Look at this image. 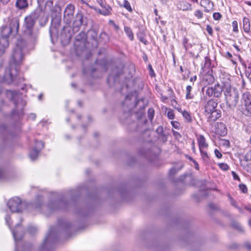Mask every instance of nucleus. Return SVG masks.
<instances>
[{"label": "nucleus", "instance_id": "052dcab7", "mask_svg": "<svg viewBox=\"0 0 251 251\" xmlns=\"http://www.w3.org/2000/svg\"><path fill=\"white\" fill-rule=\"evenodd\" d=\"M237 247V244H235V243H232V244H231V245L230 246V248L231 249H235Z\"/></svg>", "mask_w": 251, "mask_h": 251}, {"label": "nucleus", "instance_id": "423d86ee", "mask_svg": "<svg viewBox=\"0 0 251 251\" xmlns=\"http://www.w3.org/2000/svg\"><path fill=\"white\" fill-rule=\"evenodd\" d=\"M7 205L12 212L21 213L25 208L28 209L32 206V204L22 202L18 197H14L8 201Z\"/></svg>", "mask_w": 251, "mask_h": 251}, {"label": "nucleus", "instance_id": "c756f323", "mask_svg": "<svg viewBox=\"0 0 251 251\" xmlns=\"http://www.w3.org/2000/svg\"><path fill=\"white\" fill-rule=\"evenodd\" d=\"M230 203L232 206H233L235 207H236V208H237L240 213H243V209L241 207L237 206V202L234 200L231 199L230 200Z\"/></svg>", "mask_w": 251, "mask_h": 251}, {"label": "nucleus", "instance_id": "cd10ccee", "mask_svg": "<svg viewBox=\"0 0 251 251\" xmlns=\"http://www.w3.org/2000/svg\"><path fill=\"white\" fill-rule=\"evenodd\" d=\"M148 115L149 120L152 121L154 115V110L153 108H151L148 109Z\"/></svg>", "mask_w": 251, "mask_h": 251}, {"label": "nucleus", "instance_id": "f257e3e1", "mask_svg": "<svg viewBox=\"0 0 251 251\" xmlns=\"http://www.w3.org/2000/svg\"><path fill=\"white\" fill-rule=\"evenodd\" d=\"M38 19H39L40 25L42 26H44L49 20L45 10L40 6L26 16L24 20V32L32 41H35L39 34L38 30L34 28L36 20Z\"/></svg>", "mask_w": 251, "mask_h": 251}, {"label": "nucleus", "instance_id": "bb28decb", "mask_svg": "<svg viewBox=\"0 0 251 251\" xmlns=\"http://www.w3.org/2000/svg\"><path fill=\"white\" fill-rule=\"evenodd\" d=\"M231 226L233 228L238 230L239 231H243V228L242 226L240 225L238 222H237V221H232V222L231 223Z\"/></svg>", "mask_w": 251, "mask_h": 251}, {"label": "nucleus", "instance_id": "6ab92c4d", "mask_svg": "<svg viewBox=\"0 0 251 251\" xmlns=\"http://www.w3.org/2000/svg\"><path fill=\"white\" fill-rule=\"evenodd\" d=\"M177 7L183 11L191 10V5L185 0L179 1L177 4Z\"/></svg>", "mask_w": 251, "mask_h": 251}, {"label": "nucleus", "instance_id": "7c9ffc66", "mask_svg": "<svg viewBox=\"0 0 251 251\" xmlns=\"http://www.w3.org/2000/svg\"><path fill=\"white\" fill-rule=\"evenodd\" d=\"M124 6L125 8H126L128 11L129 12L132 11V8L131 7L130 4L129 2L126 0H125L124 1Z\"/></svg>", "mask_w": 251, "mask_h": 251}, {"label": "nucleus", "instance_id": "2f4dec72", "mask_svg": "<svg viewBox=\"0 0 251 251\" xmlns=\"http://www.w3.org/2000/svg\"><path fill=\"white\" fill-rule=\"evenodd\" d=\"M44 143L42 141H39L36 143L35 149L39 150L40 151L41 150L44 148Z\"/></svg>", "mask_w": 251, "mask_h": 251}, {"label": "nucleus", "instance_id": "79ce46f5", "mask_svg": "<svg viewBox=\"0 0 251 251\" xmlns=\"http://www.w3.org/2000/svg\"><path fill=\"white\" fill-rule=\"evenodd\" d=\"M232 26H233V30L234 32L238 31V24H237V21H234L232 22Z\"/></svg>", "mask_w": 251, "mask_h": 251}, {"label": "nucleus", "instance_id": "f704fd0d", "mask_svg": "<svg viewBox=\"0 0 251 251\" xmlns=\"http://www.w3.org/2000/svg\"><path fill=\"white\" fill-rule=\"evenodd\" d=\"M194 15L198 18L201 19L202 17L203 14L201 10H197L195 11Z\"/></svg>", "mask_w": 251, "mask_h": 251}, {"label": "nucleus", "instance_id": "c03bdc74", "mask_svg": "<svg viewBox=\"0 0 251 251\" xmlns=\"http://www.w3.org/2000/svg\"><path fill=\"white\" fill-rule=\"evenodd\" d=\"M95 71V68H92L90 70H83V72H84V73L85 74H88L89 73H90V75L93 76V75L92 74V73Z\"/></svg>", "mask_w": 251, "mask_h": 251}, {"label": "nucleus", "instance_id": "39448f33", "mask_svg": "<svg viewBox=\"0 0 251 251\" xmlns=\"http://www.w3.org/2000/svg\"><path fill=\"white\" fill-rule=\"evenodd\" d=\"M224 95L227 107L233 109L237 105L239 100V93L235 88H231L230 83H225Z\"/></svg>", "mask_w": 251, "mask_h": 251}, {"label": "nucleus", "instance_id": "e2e57ef3", "mask_svg": "<svg viewBox=\"0 0 251 251\" xmlns=\"http://www.w3.org/2000/svg\"><path fill=\"white\" fill-rule=\"evenodd\" d=\"M96 1L101 7L103 6L102 0H96Z\"/></svg>", "mask_w": 251, "mask_h": 251}, {"label": "nucleus", "instance_id": "2eb2a0df", "mask_svg": "<svg viewBox=\"0 0 251 251\" xmlns=\"http://www.w3.org/2000/svg\"><path fill=\"white\" fill-rule=\"evenodd\" d=\"M218 103L213 99L208 100L204 105L205 115L217 109Z\"/></svg>", "mask_w": 251, "mask_h": 251}, {"label": "nucleus", "instance_id": "e433bc0d", "mask_svg": "<svg viewBox=\"0 0 251 251\" xmlns=\"http://www.w3.org/2000/svg\"><path fill=\"white\" fill-rule=\"evenodd\" d=\"M28 231L33 234H34L37 231V228L35 226H31L28 228Z\"/></svg>", "mask_w": 251, "mask_h": 251}, {"label": "nucleus", "instance_id": "3c124183", "mask_svg": "<svg viewBox=\"0 0 251 251\" xmlns=\"http://www.w3.org/2000/svg\"><path fill=\"white\" fill-rule=\"evenodd\" d=\"M167 116L170 119H173L174 118V114L172 111H169L167 113Z\"/></svg>", "mask_w": 251, "mask_h": 251}, {"label": "nucleus", "instance_id": "5fc2aeb1", "mask_svg": "<svg viewBox=\"0 0 251 251\" xmlns=\"http://www.w3.org/2000/svg\"><path fill=\"white\" fill-rule=\"evenodd\" d=\"M172 125L175 128H177L179 126V123L177 122H172Z\"/></svg>", "mask_w": 251, "mask_h": 251}, {"label": "nucleus", "instance_id": "c9c22d12", "mask_svg": "<svg viewBox=\"0 0 251 251\" xmlns=\"http://www.w3.org/2000/svg\"><path fill=\"white\" fill-rule=\"evenodd\" d=\"M11 96H12L11 100L13 101L15 106H17L18 104V102H16V99L17 97H19V96L15 95L13 92H11Z\"/></svg>", "mask_w": 251, "mask_h": 251}, {"label": "nucleus", "instance_id": "49530a36", "mask_svg": "<svg viewBox=\"0 0 251 251\" xmlns=\"http://www.w3.org/2000/svg\"><path fill=\"white\" fill-rule=\"evenodd\" d=\"M5 177V173L2 169L0 168V180L4 179Z\"/></svg>", "mask_w": 251, "mask_h": 251}, {"label": "nucleus", "instance_id": "72a5a7b5", "mask_svg": "<svg viewBox=\"0 0 251 251\" xmlns=\"http://www.w3.org/2000/svg\"><path fill=\"white\" fill-rule=\"evenodd\" d=\"M218 165L221 169L224 171H227L229 169L228 166L224 163H219Z\"/></svg>", "mask_w": 251, "mask_h": 251}, {"label": "nucleus", "instance_id": "4468645a", "mask_svg": "<svg viewBox=\"0 0 251 251\" xmlns=\"http://www.w3.org/2000/svg\"><path fill=\"white\" fill-rule=\"evenodd\" d=\"M0 82H5L8 84L12 82L15 84H17V82H15L14 76L12 75L10 69H6L4 75L2 77L0 76Z\"/></svg>", "mask_w": 251, "mask_h": 251}, {"label": "nucleus", "instance_id": "f3484780", "mask_svg": "<svg viewBox=\"0 0 251 251\" xmlns=\"http://www.w3.org/2000/svg\"><path fill=\"white\" fill-rule=\"evenodd\" d=\"M205 115L209 122H214L221 117V113L220 110L216 109Z\"/></svg>", "mask_w": 251, "mask_h": 251}, {"label": "nucleus", "instance_id": "338daca9", "mask_svg": "<svg viewBox=\"0 0 251 251\" xmlns=\"http://www.w3.org/2000/svg\"><path fill=\"white\" fill-rule=\"evenodd\" d=\"M226 55H227V57L228 58H232V54H231L230 52H226Z\"/></svg>", "mask_w": 251, "mask_h": 251}, {"label": "nucleus", "instance_id": "393cba45", "mask_svg": "<svg viewBox=\"0 0 251 251\" xmlns=\"http://www.w3.org/2000/svg\"><path fill=\"white\" fill-rule=\"evenodd\" d=\"M39 152V150L34 148L30 151L29 153V157L32 160H34L38 156Z\"/></svg>", "mask_w": 251, "mask_h": 251}, {"label": "nucleus", "instance_id": "f8f14e48", "mask_svg": "<svg viewBox=\"0 0 251 251\" xmlns=\"http://www.w3.org/2000/svg\"><path fill=\"white\" fill-rule=\"evenodd\" d=\"M86 34L83 31L80 32L75 38V41L74 42V45L77 50L78 48H81V50L88 48L85 43L86 39Z\"/></svg>", "mask_w": 251, "mask_h": 251}, {"label": "nucleus", "instance_id": "1a4fd4ad", "mask_svg": "<svg viewBox=\"0 0 251 251\" xmlns=\"http://www.w3.org/2000/svg\"><path fill=\"white\" fill-rule=\"evenodd\" d=\"M40 6L43 7L45 10L46 15L48 17V15L46 12V8H49L50 10L52 12L51 18L52 20L55 22L60 23L61 21V7L58 5H55L54 7L53 6V1L52 0H49L46 1L45 6H43L40 5Z\"/></svg>", "mask_w": 251, "mask_h": 251}, {"label": "nucleus", "instance_id": "4be33fe9", "mask_svg": "<svg viewBox=\"0 0 251 251\" xmlns=\"http://www.w3.org/2000/svg\"><path fill=\"white\" fill-rule=\"evenodd\" d=\"M21 225L20 224H17L16 225V228L11 229L13 237L16 241L20 240L21 239V237L19 235V232L21 230Z\"/></svg>", "mask_w": 251, "mask_h": 251}, {"label": "nucleus", "instance_id": "c85d7f7f", "mask_svg": "<svg viewBox=\"0 0 251 251\" xmlns=\"http://www.w3.org/2000/svg\"><path fill=\"white\" fill-rule=\"evenodd\" d=\"M192 87L190 85H188L186 87V98L187 99H190L192 98V96L191 95V91L192 90Z\"/></svg>", "mask_w": 251, "mask_h": 251}, {"label": "nucleus", "instance_id": "ddd939ff", "mask_svg": "<svg viewBox=\"0 0 251 251\" xmlns=\"http://www.w3.org/2000/svg\"><path fill=\"white\" fill-rule=\"evenodd\" d=\"M68 202L63 201L60 200L55 201L53 203L50 202L47 206H44L48 208L49 210V212H51L53 211L58 209H65L67 207Z\"/></svg>", "mask_w": 251, "mask_h": 251}, {"label": "nucleus", "instance_id": "9d476101", "mask_svg": "<svg viewBox=\"0 0 251 251\" xmlns=\"http://www.w3.org/2000/svg\"><path fill=\"white\" fill-rule=\"evenodd\" d=\"M75 6L73 4H69L66 6L63 15V21L68 25H70L75 20Z\"/></svg>", "mask_w": 251, "mask_h": 251}, {"label": "nucleus", "instance_id": "774afa93", "mask_svg": "<svg viewBox=\"0 0 251 251\" xmlns=\"http://www.w3.org/2000/svg\"><path fill=\"white\" fill-rule=\"evenodd\" d=\"M12 113L13 115L18 114V113L17 112V109L15 108L12 112Z\"/></svg>", "mask_w": 251, "mask_h": 251}, {"label": "nucleus", "instance_id": "a878e982", "mask_svg": "<svg viewBox=\"0 0 251 251\" xmlns=\"http://www.w3.org/2000/svg\"><path fill=\"white\" fill-rule=\"evenodd\" d=\"M126 34L127 36L130 39V40H133L134 38L133 34L130 28L127 26H125L124 28Z\"/></svg>", "mask_w": 251, "mask_h": 251}, {"label": "nucleus", "instance_id": "b1692460", "mask_svg": "<svg viewBox=\"0 0 251 251\" xmlns=\"http://www.w3.org/2000/svg\"><path fill=\"white\" fill-rule=\"evenodd\" d=\"M243 28L246 32H248L250 30V24L249 19L247 18H244L243 21Z\"/></svg>", "mask_w": 251, "mask_h": 251}, {"label": "nucleus", "instance_id": "473e14b6", "mask_svg": "<svg viewBox=\"0 0 251 251\" xmlns=\"http://www.w3.org/2000/svg\"><path fill=\"white\" fill-rule=\"evenodd\" d=\"M182 115L188 122L191 121V116L188 112L184 111L182 113Z\"/></svg>", "mask_w": 251, "mask_h": 251}, {"label": "nucleus", "instance_id": "69168bd1", "mask_svg": "<svg viewBox=\"0 0 251 251\" xmlns=\"http://www.w3.org/2000/svg\"><path fill=\"white\" fill-rule=\"evenodd\" d=\"M208 79L210 80L211 82H213L214 80V77L212 75H208Z\"/></svg>", "mask_w": 251, "mask_h": 251}, {"label": "nucleus", "instance_id": "a19ab883", "mask_svg": "<svg viewBox=\"0 0 251 251\" xmlns=\"http://www.w3.org/2000/svg\"><path fill=\"white\" fill-rule=\"evenodd\" d=\"M213 17L214 20H219L222 17L221 15L219 13H214L213 14Z\"/></svg>", "mask_w": 251, "mask_h": 251}, {"label": "nucleus", "instance_id": "a18cd8bd", "mask_svg": "<svg viewBox=\"0 0 251 251\" xmlns=\"http://www.w3.org/2000/svg\"><path fill=\"white\" fill-rule=\"evenodd\" d=\"M207 32L211 35H212L213 33V30L212 27L209 25H206V28Z\"/></svg>", "mask_w": 251, "mask_h": 251}, {"label": "nucleus", "instance_id": "7ed1b4c3", "mask_svg": "<svg viewBox=\"0 0 251 251\" xmlns=\"http://www.w3.org/2000/svg\"><path fill=\"white\" fill-rule=\"evenodd\" d=\"M83 15L77 12L75 20L73 21L72 27L70 25L65 26L61 30L60 38L64 44H68L73 34L78 32L83 24Z\"/></svg>", "mask_w": 251, "mask_h": 251}, {"label": "nucleus", "instance_id": "20e7f679", "mask_svg": "<svg viewBox=\"0 0 251 251\" xmlns=\"http://www.w3.org/2000/svg\"><path fill=\"white\" fill-rule=\"evenodd\" d=\"M19 27V20L16 18L11 19L9 26L2 27L1 30V39L0 44L2 45L3 48L8 46L9 43L8 38L10 35H16L18 31Z\"/></svg>", "mask_w": 251, "mask_h": 251}, {"label": "nucleus", "instance_id": "09e8293b", "mask_svg": "<svg viewBox=\"0 0 251 251\" xmlns=\"http://www.w3.org/2000/svg\"><path fill=\"white\" fill-rule=\"evenodd\" d=\"M201 155L203 157L208 158V154L206 151L203 150V149H200Z\"/></svg>", "mask_w": 251, "mask_h": 251}, {"label": "nucleus", "instance_id": "5701e85b", "mask_svg": "<svg viewBox=\"0 0 251 251\" xmlns=\"http://www.w3.org/2000/svg\"><path fill=\"white\" fill-rule=\"evenodd\" d=\"M16 5L19 9H25L28 7V3L27 0H17Z\"/></svg>", "mask_w": 251, "mask_h": 251}, {"label": "nucleus", "instance_id": "9b49d317", "mask_svg": "<svg viewBox=\"0 0 251 251\" xmlns=\"http://www.w3.org/2000/svg\"><path fill=\"white\" fill-rule=\"evenodd\" d=\"M221 86L219 83L214 85V87H208L206 90V95L209 97H214L216 98H219L222 95V92L224 93L225 83Z\"/></svg>", "mask_w": 251, "mask_h": 251}, {"label": "nucleus", "instance_id": "603ef678", "mask_svg": "<svg viewBox=\"0 0 251 251\" xmlns=\"http://www.w3.org/2000/svg\"><path fill=\"white\" fill-rule=\"evenodd\" d=\"M173 132L174 136L176 138H179L181 137L180 134L178 132L174 131V130H173Z\"/></svg>", "mask_w": 251, "mask_h": 251}, {"label": "nucleus", "instance_id": "de8ad7c7", "mask_svg": "<svg viewBox=\"0 0 251 251\" xmlns=\"http://www.w3.org/2000/svg\"><path fill=\"white\" fill-rule=\"evenodd\" d=\"M245 248L248 251H251V244L249 242H247L244 245Z\"/></svg>", "mask_w": 251, "mask_h": 251}, {"label": "nucleus", "instance_id": "bf43d9fd", "mask_svg": "<svg viewBox=\"0 0 251 251\" xmlns=\"http://www.w3.org/2000/svg\"><path fill=\"white\" fill-rule=\"evenodd\" d=\"M188 41V39H187V38H184L183 39V45H184V47H185V48L186 49V44H187Z\"/></svg>", "mask_w": 251, "mask_h": 251}, {"label": "nucleus", "instance_id": "4c0bfd02", "mask_svg": "<svg viewBox=\"0 0 251 251\" xmlns=\"http://www.w3.org/2000/svg\"><path fill=\"white\" fill-rule=\"evenodd\" d=\"M239 188L240 190L244 193H246L248 191V189L246 186L244 184H240L239 185Z\"/></svg>", "mask_w": 251, "mask_h": 251}, {"label": "nucleus", "instance_id": "37998d69", "mask_svg": "<svg viewBox=\"0 0 251 251\" xmlns=\"http://www.w3.org/2000/svg\"><path fill=\"white\" fill-rule=\"evenodd\" d=\"M214 153H215V154L216 155V156L218 158H222V153L217 150V149H215V151H214Z\"/></svg>", "mask_w": 251, "mask_h": 251}, {"label": "nucleus", "instance_id": "ea45409f", "mask_svg": "<svg viewBox=\"0 0 251 251\" xmlns=\"http://www.w3.org/2000/svg\"><path fill=\"white\" fill-rule=\"evenodd\" d=\"M156 132L160 135H163L164 133L163 127L162 126H159L156 130Z\"/></svg>", "mask_w": 251, "mask_h": 251}, {"label": "nucleus", "instance_id": "0eeeda50", "mask_svg": "<svg viewBox=\"0 0 251 251\" xmlns=\"http://www.w3.org/2000/svg\"><path fill=\"white\" fill-rule=\"evenodd\" d=\"M25 47L26 43L24 40L20 39L18 41L12 55V61L14 64L18 65L21 63L24 58V52Z\"/></svg>", "mask_w": 251, "mask_h": 251}, {"label": "nucleus", "instance_id": "680f3d73", "mask_svg": "<svg viewBox=\"0 0 251 251\" xmlns=\"http://www.w3.org/2000/svg\"><path fill=\"white\" fill-rule=\"evenodd\" d=\"M194 167H195V168L197 170H199V167L198 163L196 161H194Z\"/></svg>", "mask_w": 251, "mask_h": 251}, {"label": "nucleus", "instance_id": "f03ea898", "mask_svg": "<svg viewBox=\"0 0 251 251\" xmlns=\"http://www.w3.org/2000/svg\"><path fill=\"white\" fill-rule=\"evenodd\" d=\"M61 222L58 226L51 227L50 229L49 232L42 245L43 250H46L56 241L58 233L60 231L67 233L75 230V227L72 226L68 221H61Z\"/></svg>", "mask_w": 251, "mask_h": 251}, {"label": "nucleus", "instance_id": "6e6d98bb", "mask_svg": "<svg viewBox=\"0 0 251 251\" xmlns=\"http://www.w3.org/2000/svg\"><path fill=\"white\" fill-rule=\"evenodd\" d=\"M232 174L234 179L240 180L239 176L234 172H232Z\"/></svg>", "mask_w": 251, "mask_h": 251}, {"label": "nucleus", "instance_id": "a211bd4d", "mask_svg": "<svg viewBox=\"0 0 251 251\" xmlns=\"http://www.w3.org/2000/svg\"><path fill=\"white\" fill-rule=\"evenodd\" d=\"M200 3L201 6L204 7L206 12H209L213 9L214 4L210 0H201Z\"/></svg>", "mask_w": 251, "mask_h": 251}, {"label": "nucleus", "instance_id": "0e129e2a", "mask_svg": "<svg viewBox=\"0 0 251 251\" xmlns=\"http://www.w3.org/2000/svg\"><path fill=\"white\" fill-rule=\"evenodd\" d=\"M29 117L32 120H34L36 118V115L32 113L30 115Z\"/></svg>", "mask_w": 251, "mask_h": 251}, {"label": "nucleus", "instance_id": "58836bf2", "mask_svg": "<svg viewBox=\"0 0 251 251\" xmlns=\"http://www.w3.org/2000/svg\"><path fill=\"white\" fill-rule=\"evenodd\" d=\"M110 9L111 8L109 7H108L105 9V10L103 11V12H102L100 9H99V12L101 14L106 15L109 14Z\"/></svg>", "mask_w": 251, "mask_h": 251}, {"label": "nucleus", "instance_id": "412c9836", "mask_svg": "<svg viewBox=\"0 0 251 251\" xmlns=\"http://www.w3.org/2000/svg\"><path fill=\"white\" fill-rule=\"evenodd\" d=\"M198 142L200 149H204L208 147V144L206 142V140L204 137L200 135L198 138Z\"/></svg>", "mask_w": 251, "mask_h": 251}, {"label": "nucleus", "instance_id": "13d9d810", "mask_svg": "<svg viewBox=\"0 0 251 251\" xmlns=\"http://www.w3.org/2000/svg\"><path fill=\"white\" fill-rule=\"evenodd\" d=\"M244 208L251 213V205L245 206Z\"/></svg>", "mask_w": 251, "mask_h": 251}, {"label": "nucleus", "instance_id": "6e6552de", "mask_svg": "<svg viewBox=\"0 0 251 251\" xmlns=\"http://www.w3.org/2000/svg\"><path fill=\"white\" fill-rule=\"evenodd\" d=\"M239 109L245 116H251V95L249 92L242 94Z\"/></svg>", "mask_w": 251, "mask_h": 251}, {"label": "nucleus", "instance_id": "4d7b16f0", "mask_svg": "<svg viewBox=\"0 0 251 251\" xmlns=\"http://www.w3.org/2000/svg\"><path fill=\"white\" fill-rule=\"evenodd\" d=\"M139 38H140V41L141 42H142V43H143L145 44H147V41L144 38L140 37Z\"/></svg>", "mask_w": 251, "mask_h": 251}, {"label": "nucleus", "instance_id": "864d4df0", "mask_svg": "<svg viewBox=\"0 0 251 251\" xmlns=\"http://www.w3.org/2000/svg\"><path fill=\"white\" fill-rule=\"evenodd\" d=\"M177 171L176 168H172L170 170L169 173L171 175H175Z\"/></svg>", "mask_w": 251, "mask_h": 251}, {"label": "nucleus", "instance_id": "dca6fc26", "mask_svg": "<svg viewBox=\"0 0 251 251\" xmlns=\"http://www.w3.org/2000/svg\"><path fill=\"white\" fill-rule=\"evenodd\" d=\"M122 74L121 70H119L118 67H115L112 70L111 73L109 75L107 78L108 82L113 81L115 82L117 78Z\"/></svg>", "mask_w": 251, "mask_h": 251}, {"label": "nucleus", "instance_id": "aec40b11", "mask_svg": "<svg viewBox=\"0 0 251 251\" xmlns=\"http://www.w3.org/2000/svg\"><path fill=\"white\" fill-rule=\"evenodd\" d=\"M86 37L93 40L94 42L95 47H97V37L98 33L95 30H90L88 31Z\"/></svg>", "mask_w": 251, "mask_h": 251}, {"label": "nucleus", "instance_id": "8fccbe9b", "mask_svg": "<svg viewBox=\"0 0 251 251\" xmlns=\"http://www.w3.org/2000/svg\"><path fill=\"white\" fill-rule=\"evenodd\" d=\"M160 137L163 142H166L167 141V137L165 134L160 135Z\"/></svg>", "mask_w": 251, "mask_h": 251}]
</instances>
